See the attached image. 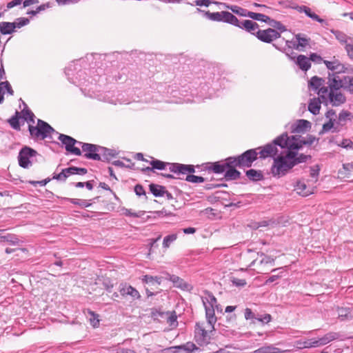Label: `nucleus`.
Listing matches in <instances>:
<instances>
[{"instance_id":"obj_6","label":"nucleus","mask_w":353,"mask_h":353,"mask_svg":"<svg viewBox=\"0 0 353 353\" xmlns=\"http://www.w3.org/2000/svg\"><path fill=\"white\" fill-rule=\"evenodd\" d=\"M323 63L329 70L326 83H330L332 85V80L334 77L337 80L341 77V74L347 71V68L335 57H333L332 61L323 60Z\"/></svg>"},{"instance_id":"obj_56","label":"nucleus","mask_w":353,"mask_h":353,"mask_svg":"<svg viewBox=\"0 0 353 353\" xmlns=\"http://www.w3.org/2000/svg\"><path fill=\"white\" fill-rule=\"evenodd\" d=\"M310 19H312L314 21H318L320 23L322 24L323 27H327L329 23L325 20L321 19L319 15H317L316 13L312 12V14L310 17Z\"/></svg>"},{"instance_id":"obj_43","label":"nucleus","mask_w":353,"mask_h":353,"mask_svg":"<svg viewBox=\"0 0 353 353\" xmlns=\"http://www.w3.org/2000/svg\"><path fill=\"white\" fill-rule=\"evenodd\" d=\"M65 200L68 201L72 204L80 205L83 208H88L91 205V203L87 201L86 200L78 199H70V198H64Z\"/></svg>"},{"instance_id":"obj_30","label":"nucleus","mask_w":353,"mask_h":353,"mask_svg":"<svg viewBox=\"0 0 353 353\" xmlns=\"http://www.w3.org/2000/svg\"><path fill=\"white\" fill-rule=\"evenodd\" d=\"M15 32V26L12 22L2 21L0 23V33L1 34H10Z\"/></svg>"},{"instance_id":"obj_33","label":"nucleus","mask_w":353,"mask_h":353,"mask_svg":"<svg viewBox=\"0 0 353 353\" xmlns=\"http://www.w3.org/2000/svg\"><path fill=\"white\" fill-rule=\"evenodd\" d=\"M149 189H150V192L155 197H161V196H164V194H165V188L163 185L151 183L149 185Z\"/></svg>"},{"instance_id":"obj_59","label":"nucleus","mask_w":353,"mask_h":353,"mask_svg":"<svg viewBox=\"0 0 353 353\" xmlns=\"http://www.w3.org/2000/svg\"><path fill=\"white\" fill-rule=\"evenodd\" d=\"M134 192L136 193V194L139 196H146V193H145V191L143 188V187L140 185V184H137L134 186ZM145 199H148L147 196H145Z\"/></svg>"},{"instance_id":"obj_24","label":"nucleus","mask_w":353,"mask_h":353,"mask_svg":"<svg viewBox=\"0 0 353 353\" xmlns=\"http://www.w3.org/2000/svg\"><path fill=\"white\" fill-rule=\"evenodd\" d=\"M228 165V161H225V163H221L220 162L208 163H206L205 169L208 170H212L216 174H221L226 170Z\"/></svg>"},{"instance_id":"obj_21","label":"nucleus","mask_w":353,"mask_h":353,"mask_svg":"<svg viewBox=\"0 0 353 353\" xmlns=\"http://www.w3.org/2000/svg\"><path fill=\"white\" fill-rule=\"evenodd\" d=\"M258 254L260 255L262 257V259L259 261V263L257 262V259L253 260L249 266L254 267L256 264H258L259 267H258V270H256V272L258 274H260V273H262V270H263L261 268V266L263 265H267V264L274 265V259L270 256L265 255L263 252L258 253Z\"/></svg>"},{"instance_id":"obj_60","label":"nucleus","mask_w":353,"mask_h":353,"mask_svg":"<svg viewBox=\"0 0 353 353\" xmlns=\"http://www.w3.org/2000/svg\"><path fill=\"white\" fill-rule=\"evenodd\" d=\"M272 320V316L269 314H265L264 315H259L257 318V321L261 322L263 323H268Z\"/></svg>"},{"instance_id":"obj_35","label":"nucleus","mask_w":353,"mask_h":353,"mask_svg":"<svg viewBox=\"0 0 353 353\" xmlns=\"http://www.w3.org/2000/svg\"><path fill=\"white\" fill-rule=\"evenodd\" d=\"M165 279L167 280L171 281L175 286L181 288H183V285H185V283L182 279H181L179 276L170 274L169 273H165Z\"/></svg>"},{"instance_id":"obj_55","label":"nucleus","mask_w":353,"mask_h":353,"mask_svg":"<svg viewBox=\"0 0 353 353\" xmlns=\"http://www.w3.org/2000/svg\"><path fill=\"white\" fill-rule=\"evenodd\" d=\"M0 87L2 88V90H6L10 95L14 94V90L8 81L1 82Z\"/></svg>"},{"instance_id":"obj_5","label":"nucleus","mask_w":353,"mask_h":353,"mask_svg":"<svg viewBox=\"0 0 353 353\" xmlns=\"http://www.w3.org/2000/svg\"><path fill=\"white\" fill-rule=\"evenodd\" d=\"M28 130L34 140H44L46 138H52V134H59L47 122L39 119H37V125H28Z\"/></svg>"},{"instance_id":"obj_34","label":"nucleus","mask_w":353,"mask_h":353,"mask_svg":"<svg viewBox=\"0 0 353 353\" xmlns=\"http://www.w3.org/2000/svg\"><path fill=\"white\" fill-rule=\"evenodd\" d=\"M3 232H0V242H8L11 245H17L19 242V239L15 234H7L2 235Z\"/></svg>"},{"instance_id":"obj_54","label":"nucleus","mask_w":353,"mask_h":353,"mask_svg":"<svg viewBox=\"0 0 353 353\" xmlns=\"http://www.w3.org/2000/svg\"><path fill=\"white\" fill-rule=\"evenodd\" d=\"M335 121V119H330L328 122L324 123L323 125L322 130L319 134H321L331 130L334 126V123Z\"/></svg>"},{"instance_id":"obj_16","label":"nucleus","mask_w":353,"mask_h":353,"mask_svg":"<svg viewBox=\"0 0 353 353\" xmlns=\"http://www.w3.org/2000/svg\"><path fill=\"white\" fill-rule=\"evenodd\" d=\"M119 292L123 297L130 296L132 301L139 300L141 298L139 291L127 283H121L119 285Z\"/></svg>"},{"instance_id":"obj_46","label":"nucleus","mask_w":353,"mask_h":353,"mask_svg":"<svg viewBox=\"0 0 353 353\" xmlns=\"http://www.w3.org/2000/svg\"><path fill=\"white\" fill-rule=\"evenodd\" d=\"M88 314H90V322L93 327H98L99 325V315L95 312L89 310Z\"/></svg>"},{"instance_id":"obj_49","label":"nucleus","mask_w":353,"mask_h":353,"mask_svg":"<svg viewBox=\"0 0 353 353\" xmlns=\"http://www.w3.org/2000/svg\"><path fill=\"white\" fill-rule=\"evenodd\" d=\"M165 317L167 318V322L170 324V325L172 326L177 325V316L174 311H173L172 313L166 312Z\"/></svg>"},{"instance_id":"obj_61","label":"nucleus","mask_w":353,"mask_h":353,"mask_svg":"<svg viewBox=\"0 0 353 353\" xmlns=\"http://www.w3.org/2000/svg\"><path fill=\"white\" fill-rule=\"evenodd\" d=\"M310 61L319 63L323 61L322 57L316 53H311L309 57Z\"/></svg>"},{"instance_id":"obj_31","label":"nucleus","mask_w":353,"mask_h":353,"mask_svg":"<svg viewBox=\"0 0 353 353\" xmlns=\"http://www.w3.org/2000/svg\"><path fill=\"white\" fill-rule=\"evenodd\" d=\"M284 352L273 345H266L255 350L253 353H283Z\"/></svg>"},{"instance_id":"obj_7","label":"nucleus","mask_w":353,"mask_h":353,"mask_svg":"<svg viewBox=\"0 0 353 353\" xmlns=\"http://www.w3.org/2000/svg\"><path fill=\"white\" fill-rule=\"evenodd\" d=\"M205 17L212 21L227 23L232 26H235L238 22L237 17L228 11L216 12L207 11L205 12Z\"/></svg>"},{"instance_id":"obj_17","label":"nucleus","mask_w":353,"mask_h":353,"mask_svg":"<svg viewBox=\"0 0 353 353\" xmlns=\"http://www.w3.org/2000/svg\"><path fill=\"white\" fill-rule=\"evenodd\" d=\"M236 27H238L242 30H245L248 32L255 36L256 32L259 30V26L256 22H254L252 20H243L239 21L238 19V22L235 24Z\"/></svg>"},{"instance_id":"obj_4","label":"nucleus","mask_w":353,"mask_h":353,"mask_svg":"<svg viewBox=\"0 0 353 353\" xmlns=\"http://www.w3.org/2000/svg\"><path fill=\"white\" fill-rule=\"evenodd\" d=\"M151 159L152 161H150V164L153 167L154 170H163L168 166L169 170L175 174H192L195 172L194 166L193 165L163 162L160 160L155 159L152 157Z\"/></svg>"},{"instance_id":"obj_19","label":"nucleus","mask_w":353,"mask_h":353,"mask_svg":"<svg viewBox=\"0 0 353 353\" xmlns=\"http://www.w3.org/2000/svg\"><path fill=\"white\" fill-rule=\"evenodd\" d=\"M283 149L287 150L288 152L293 153L294 157L290 159L294 165V167L299 163H305L308 159H311L310 155H306L304 154H299L298 150L299 149H292V148H290L288 145V146H283Z\"/></svg>"},{"instance_id":"obj_47","label":"nucleus","mask_w":353,"mask_h":353,"mask_svg":"<svg viewBox=\"0 0 353 353\" xmlns=\"http://www.w3.org/2000/svg\"><path fill=\"white\" fill-rule=\"evenodd\" d=\"M121 211L123 212V214L126 216H132V217H141L144 214V211H139L138 212H132L130 209H127L125 208H122Z\"/></svg>"},{"instance_id":"obj_52","label":"nucleus","mask_w":353,"mask_h":353,"mask_svg":"<svg viewBox=\"0 0 353 353\" xmlns=\"http://www.w3.org/2000/svg\"><path fill=\"white\" fill-rule=\"evenodd\" d=\"M327 340V343L334 340H342L341 335L339 332H330L324 335Z\"/></svg>"},{"instance_id":"obj_36","label":"nucleus","mask_w":353,"mask_h":353,"mask_svg":"<svg viewBox=\"0 0 353 353\" xmlns=\"http://www.w3.org/2000/svg\"><path fill=\"white\" fill-rule=\"evenodd\" d=\"M21 118L20 112L18 111L15 112V114L14 116H12L11 118H10L8 120V123L10 125L16 130H20V123H19V119Z\"/></svg>"},{"instance_id":"obj_29","label":"nucleus","mask_w":353,"mask_h":353,"mask_svg":"<svg viewBox=\"0 0 353 353\" xmlns=\"http://www.w3.org/2000/svg\"><path fill=\"white\" fill-rule=\"evenodd\" d=\"M296 64L303 71H307L311 68V63L306 56L300 54L296 58Z\"/></svg>"},{"instance_id":"obj_13","label":"nucleus","mask_w":353,"mask_h":353,"mask_svg":"<svg viewBox=\"0 0 353 353\" xmlns=\"http://www.w3.org/2000/svg\"><path fill=\"white\" fill-rule=\"evenodd\" d=\"M58 134V139L65 146V150L67 152L77 156L81 155V150L79 148L74 146L76 143L79 144V141H77L76 139L68 135L59 133Z\"/></svg>"},{"instance_id":"obj_63","label":"nucleus","mask_w":353,"mask_h":353,"mask_svg":"<svg viewBox=\"0 0 353 353\" xmlns=\"http://www.w3.org/2000/svg\"><path fill=\"white\" fill-rule=\"evenodd\" d=\"M297 10L300 12H304L308 17H310L313 12L309 7L305 6H299Z\"/></svg>"},{"instance_id":"obj_14","label":"nucleus","mask_w":353,"mask_h":353,"mask_svg":"<svg viewBox=\"0 0 353 353\" xmlns=\"http://www.w3.org/2000/svg\"><path fill=\"white\" fill-rule=\"evenodd\" d=\"M255 37L262 42L271 43L273 41L281 37V33L273 28H268L265 30H258L256 32Z\"/></svg>"},{"instance_id":"obj_1","label":"nucleus","mask_w":353,"mask_h":353,"mask_svg":"<svg viewBox=\"0 0 353 353\" xmlns=\"http://www.w3.org/2000/svg\"><path fill=\"white\" fill-rule=\"evenodd\" d=\"M279 152L278 145L274 143V140L264 146L259 147L254 149H250L240 155L236 157H230L240 168H250L254 161L259 158L264 159L268 157H274Z\"/></svg>"},{"instance_id":"obj_9","label":"nucleus","mask_w":353,"mask_h":353,"mask_svg":"<svg viewBox=\"0 0 353 353\" xmlns=\"http://www.w3.org/2000/svg\"><path fill=\"white\" fill-rule=\"evenodd\" d=\"M325 79L314 76L310 80L308 85L310 88L317 92L318 95L321 98V99H325L329 87L328 85L325 86Z\"/></svg>"},{"instance_id":"obj_3","label":"nucleus","mask_w":353,"mask_h":353,"mask_svg":"<svg viewBox=\"0 0 353 353\" xmlns=\"http://www.w3.org/2000/svg\"><path fill=\"white\" fill-rule=\"evenodd\" d=\"M315 140L316 137L310 134L305 138L300 135L288 136L286 132H284L274 139V143L281 149L288 145L292 149H301L303 145H311Z\"/></svg>"},{"instance_id":"obj_32","label":"nucleus","mask_w":353,"mask_h":353,"mask_svg":"<svg viewBox=\"0 0 353 353\" xmlns=\"http://www.w3.org/2000/svg\"><path fill=\"white\" fill-rule=\"evenodd\" d=\"M221 5H223L225 8L230 10L233 13H235V14H236L239 16H242V17H248V13H249V12H250L248 10L244 9L238 6L228 5L225 3H221Z\"/></svg>"},{"instance_id":"obj_25","label":"nucleus","mask_w":353,"mask_h":353,"mask_svg":"<svg viewBox=\"0 0 353 353\" xmlns=\"http://www.w3.org/2000/svg\"><path fill=\"white\" fill-rule=\"evenodd\" d=\"M293 132H303L310 129L311 123L307 120L299 119L292 126Z\"/></svg>"},{"instance_id":"obj_48","label":"nucleus","mask_w":353,"mask_h":353,"mask_svg":"<svg viewBox=\"0 0 353 353\" xmlns=\"http://www.w3.org/2000/svg\"><path fill=\"white\" fill-rule=\"evenodd\" d=\"M245 319L246 320H251L252 323H255L257 321L259 315H256L250 308H245L244 312Z\"/></svg>"},{"instance_id":"obj_10","label":"nucleus","mask_w":353,"mask_h":353,"mask_svg":"<svg viewBox=\"0 0 353 353\" xmlns=\"http://www.w3.org/2000/svg\"><path fill=\"white\" fill-rule=\"evenodd\" d=\"M329 89L326 94V99H322L323 102L327 103L329 101L333 106H339L346 101L345 96L341 92H337L340 89H333L330 83H327Z\"/></svg>"},{"instance_id":"obj_22","label":"nucleus","mask_w":353,"mask_h":353,"mask_svg":"<svg viewBox=\"0 0 353 353\" xmlns=\"http://www.w3.org/2000/svg\"><path fill=\"white\" fill-rule=\"evenodd\" d=\"M205 310V318L208 323L210 325L211 330H210V333L214 332L215 331L214 325L217 321V318L215 316L214 313V307H210L207 305L205 302H203Z\"/></svg>"},{"instance_id":"obj_64","label":"nucleus","mask_w":353,"mask_h":353,"mask_svg":"<svg viewBox=\"0 0 353 353\" xmlns=\"http://www.w3.org/2000/svg\"><path fill=\"white\" fill-rule=\"evenodd\" d=\"M345 49L349 58L353 60V44H346L345 46Z\"/></svg>"},{"instance_id":"obj_51","label":"nucleus","mask_w":353,"mask_h":353,"mask_svg":"<svg viewBox=\"0 0 353 353\" xmlns=\"http://www.w3.org/2000/svg\"><path fill=\"white\" fill-rule=\"evenodd\" d=\"M185 181L193 183H203L205 179L203 176H195L193 174H188L185 178Z\"/></svg>"},{"instance_id":"obj_8","label":"nucleus","mask_w":353,"mask_h":353,"mask_svg":"<svg viewBox=\"0 0 353 353\" xmlns=\"http://www.w3.org/2000/svg\"><path fill=\"white\" fill-rule=\"evenodd\" d=\"M38 155V152L28 146L23 147L18 156L19 165L23 168H28L32 165L33 158Z\"/></svg>"},{"instance_id":"obj_18","label":"nucleus","mask_w":353,"mask_h":353,"mask_svg":"<svg viewBox=\"0 0 353 353\" xmlns=\"http://www.w3.org/2000/svg\"><path fill=\"white\" fill-rule=\"evenodd\" d=\"M225 161H228V165L229 166H227L225 173V178L227 180H236L241 177V172L236 169V167H238L236 165V163L233 162L232 159H230V157L227 158Z\"/></svg>"},{"instance_id":"obj_50","label":"nucleus","mask_w":353,"mask_h":353,"mask_svg":"<svg viewBox=\"0 0 353 353\" xmlns=\"http://www.w3.org/2000/svg\"><path fill=\"white\" fill-rule=\"evenodd\" d=\"M352 116L351 113L346 110H342L338 117V123L343 125L347 119Z\"/></svg>"},{"instance_id":"obj_58","label":"nucleus","mask_w":353,"mask_h":353,"mask_svg":"<svg viewBox=\"0 0 353 353\" xmlns=\"http://www.w3.org/2000/svg\"><path fill=\"white\" fill-rule=\"evenodd\" d=\"M22 117L24 120L28 121V117H30L31 115L33 116L34 113L28 108L27 104H24V108L21 111Z\"/></svg>"},{"instance_id":"obj_39","label":"nucleus","mask_w":353,"mask_h":353,"mask_svg":"<svg viewBox=\"0 0 353 353\" xmlns=\"http://www.w3.org/2000/svg\"><path fill=\"white\" fill-rule=\"evenodd\" d=\"M295 189L297 190V192L303 196H307L312 193V192L303 182H297L295 186Z\"/></svg>"},{"instance_id":"obj_38","label":"nucleus","mask_w":353,"mask_h":353,"mask_svg":"<svg viewBox=\"0 0 353 353\" xmlns=\"http://www.w3.org/2000/svg\"><path fill=\"white\" fill-rule=\"evenodd\" d=\"M248 17H250L252 19L262 21L264 23H268L270 20V17L265 15L261 13H256L254 12L250 11L249 13H248Z\"/></svg>"},{"instance_id":"obj_27","label":"nucleus","mask_w":353,"mask_h":353,"mask_svg":"<svg viewBox=\"0 0 353 353\" xmlns=\"http://www.w3.org/2000/svg\"><path fill=\"white\" fill-rule=\"evenodd\" d=\"M246 176L252 181H259L264 179V176L261 170L250 169L246 171Z\"/></svg>"},{"instance_id":"obj_42","label":"nucleus","mask_w":353,"mask_h":353,"mask_svg":"<svg viewBox=\"0 0 353 353\" xmlns=\"http://www.w3.org/2000/svg\"><path fill=\"white\" fill-rule=\"evenodd\" d=\"M270 26L273 27L274 30H279L280 33L285 32L287 30L286 27L279 21H276L275 19H271L268 23Z\"/></svg>"},{"instance_id":"obj_11","label":"nucleus","mask_w":353,"mask_h":353,"mask_svg":"<svg viewBox=\"0 0 353 353\" xmlns=\"http://www.w3.org/2000/svg\"><path fill=\"white\" fill-rule=\"evenodd\" d=\"M213 332L206 330L201 323H196L194 329V339L199 345H207L210 343Z\"/></svg>"},{"instance_id":"obj_26","label":"nucleus","mask_w":353,"mask_h":353,"mask_svg":"<svg viewBox=\"0 0 353 353\" xmlns=\"http://www.w3.org/2000/svg\"><path fill=\"white\" fill-rule=\"evenodd\" d=\"M294 38L297 40V45L296 46L297 50H303L305 48L310 46L311 39L306 35L299 33L294 35Z\"/></svg>"},{"instance_id":"obj_20","label":"nucleus","mask_w":353,"mask_h":353,"mask_svg":"<svg viewBox=\"0 0 353 353\" xmlns=\"http://www.w3.org/2000/svg\"><path fill=\"white\" fill-rule=\"evenodd\" d=\"M199 348L196 345L192 342H188L184 345L178 346L170 347L164 350V351L170 353H178L181 350L184 351L185 353H192L194 350H198Z\"/></svg>"},{"instance_id":"obj_57","label":"nucleus","mask_w":353,"mask_h":353,"mask_svg":"<svg viewBox=\"0 0 353 353\" xmlns=\"http://www.w3.org/2000/svg\"><path fill=\"white\" fill-rule=\"evenodd\" d=\"M231 281L232 284L236 287H244L247 284V282L245 279L235 277H232Z\"/></svg>"},{"instance_id":"obj_44","label":"nucleus","mask_w":353,"mask_h":353,"mask_svg":"<svg viewBox=\"0 0 353 353\" xmlns=\"http://www.w3.org/2000/svg\"><path fill=\"white\" fill-rule=\"evenodd\" d=\"M177 239L176 234H171L164 237L163 241V247L164 248H168L171 243L175 241Z\"/></svg>"},{"instance_id":"obj_53","label":"nucleus","mask_w":353,"mask_h":353,"mask_svg":"<svg viewBox=\"0 0 353 353\" xmlns=\"http://www.w3.org/2000/svg\"><path fill=\"white\" fill-rule=\"evenodd\" d=\"M30 20L28 18L20 17L17 19V21L13 22L15 26V28H20L29 23Z\"/></svg>"},{"instance_id":"obj_62","label":"nucleus","mask_w":353,"mask_h":353,"mask_svg":"<svg viewBox=\"0 0 353 353\" xmlns=\"http://www.w3.org/2000/svg\"><path fill=\"white\" fill-rule=\"evenodd\" d=\"M320 168L318 165L310 168V176L312 178H317L319 174Z\"/></svg>"},{"instance_id":"obj_28","label":"nucleus","mask_w":353,"mask_h":353,"mask_svg":"<svg viewBox=\"0 0 353 353\" xmlns=\"http://www.w3.org/2000/svg\"><path fill=\"white\" fill-rule=\"evenodd\" d=\"M321 97L319 96L318 98H313L310 99L308 104V110L314 115H316L319 113L321 108Z\"/></svg>"},{"instance_id":"obj_40","label":"nucleus","mask_w":353,"mask_h":353,"mask_svg":"<svg viewBox=\"0 0 353 353\" xmlns=\"http://www.w3.org/2000/svg\"><path fill=\"white\" fill-rule=\"evenodd\" d=\"M163 277L153 276L148 274L143 276L141 281L144 283L154 284V283L160 285L162 282Z\"/></svg>"},{"instance_id":"obj_45","label":"nucleus","mask_w":353,"mask_h":353,"mask_svg":"<svg viewBox=\"0 0 353 353\" xmlns=\"http://www.w3.org/2000/svg\"><path fill=\"white\" fill-rule=\"evenodd\" d=\"M221 4V3L217 2L212 0H194L192 3H190L192 6H205L208 7L210 4Z\"/></svg>"},{"instance_id":"obj_15","label":"nucleus","mask_w":353,"mask_h":353,"mask_svg":"<svg viewBox=\"0 0 353 353\" xmlns=\"http://www.w3.org/2000/svg\"><path fill=\"white\" fill-rule=\"evenodd\" d=\"M79 145L81 146L82 151L85 152L84 157L88 159H92L95 161L101 160L100 156H99V152L100 149V145L79 142Z\"/></svg>"},{"instance_id":"obj_41","label":"nucleus","mask_w":353,"mask_h":353,"mask_svg":"<svg viewBox=\"0 0 353 353\" xmlns=\"http://www.w3.org/2000/svg\"><path fill=\"white\" fill-rule=\"evenodd\" d=\"M339 318L341 321L349 319L352 317V311L349 307H340L338 309Z\"/></svg>"},{"instance_id":"obj_12","label":"nucleus","mask_w":353,"mask_h":353,"mask_svg":"<svg viewBox=\"0 0 353 353\" xmlns=\"http://www.w3.org/2000/svg\"><path fill=\"white\" fill-rule=\"evenodd\" d=\"M332 88L333 89L343 88L353 94V76H342L337 80L334 77L332 80Z\"/></svg>"},{"instance_id":"obj_37","label":"nucleus","mask_w":353,"mask_h":353,"mask_svg":"<svg viewBox=\"0 0 353 353\" xmlns=\"http://www.w3.org/2000/svg\"><path fill=\"white\" fill-rule=\"evenodd\" d=\"M330 32L335 36L336 39L341 43L345 45L348 44L347 40L349 39V37L343 32L334 29L330 30Z\"/></svg>"},{"instance_id":"obj_23","label":"nucleus","mask_w":353,"mask_h":353,"mask_svg":"<svg viewBox=\"0 0 353 353\" xmlns=\"http://www.w3.org/2000/svg\"><path fill=\"white\" fill-rule=\"evenodd\" d=\"M99 156L101 157L102 161L110 162L112 158L118 155V152L112 149H109L103 146L100 147Z\"/></svg>"},{"instance_id":"obj_2","label":"nucleus","mask_w":353,"mask_h":353,"mask_svg":"<svg viewBox=\"0 0 353 353\" xmlns=\"http://www.w3.org/2000/svg\"><path fill=\"white\" fill-rule=\"evenodd\" d=\"M279 152L274 157V162L271 167V173L274 177L281 178L286 175L294 165L290 159L294 157L293 153L288 152L287 150L281 149L278 146Z\"/></svg>"}]
</instances>
